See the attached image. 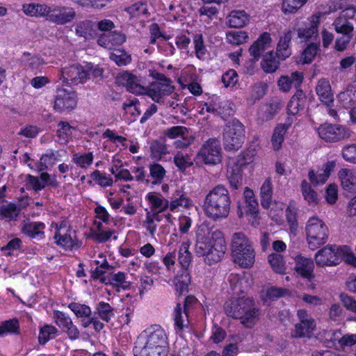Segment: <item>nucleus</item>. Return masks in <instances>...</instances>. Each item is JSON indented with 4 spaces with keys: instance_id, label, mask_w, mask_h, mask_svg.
<instances>
[{
    "instance_id": "f257e3e1",
    "label": "nucleus",
    "mask_w": 356,
    "mask_h": 356,
    "mask_svg": "<svg viewBox=\"0 0 356 356\" xmlns=\"http://www.w3.org/2000/svg\"><path fill=\"white\" fill-rule=\"evenodd\" d=\"M226 243L221 231L200 225L196 232L195 251L197 256L204 257L209 265L217 263L225 252Z\"/></svg>"
},
{
    "instance_id": "f03ea898",
    "label": "nucleus",
    "mask_w": 356,
    "mask_h": 356,
    "mask_svg": "<svg viewBox=\"0 0 356 356\" xmlns=\"http://www.w3.org/2000/svg\"><path fill=\"white\" fill-rule=\"evenodd\" d=\"M224 309L226 314L240 320L246 328H252L259 321L261 311L254 300L248 297L234 298L225 302Z\"/></svg>"
},
{
    "instance_id": "7ed1b4c3",
    "label": "nucleus",
    "mask_w": 356,
    "mask_h": 356,
    "mask_svg": "<svg viewBox=\"0 0 356 356\" xmlns=\"http://www.w3.org/2000/svg\"><path fill=\"white\" fill-rule=\"evenodd\" d=\"M231 202L227 188L218 184L206 195L204 210L207 216L213 220L225 218L229 213Z\"/></svg>"
},
{
    "instance_id": "20e7f679",
    "label": "nucleus",
    "mask_w": 356,
    "mask_h": 356,
    "mask_svg": "<svg viewBox=\"0 0 356 356\" xmlns=\"http://www.w3.org/2000/svg\"><path fill=\"white\" fill-rule=\"evenodd\" d=\"M134 350L168 355V343L165 330L158 325L151 326L138 337Z\"/></svg>"
},
{
    "instance_id": "39448f33",
    "label": "nucleus",
    "mask_w": 356,
    "mask_h": 356,
    "mask_svg": "<svg viewBox=\"0 0 356 356\" xmlns=\"http://www.w3.org/2000/svg\"><path fill=\"white\" fill-rule=\"evenodd\" d=\"M307 241L311 250H316L325 244L328 237V228L320 218L314 216L309 219L306 226Z\"/></svg>"
},
{
    "instance_id": "423d86ee",
    "label": "nucleus",
    "mask_w": 356,
    "mask_h": 356,
    "mask_svg": "<svg viewBox=\"0 0 356 356\" xmlns=\"http://www.w3.org/2000/svg\"><path fill=\"white\" fill-rule=\"evenodd\" d=\"M245 140V129L241 122L234 120L228 122L224 129L223 143L225 149L238 150Z\"/></svg>"
},
{
    "instance_id": "0eeeda50",
    "label": "nucleus",
    "mask_w": 356,
    "mask_h": 356,
    "mask_svg": "<svg viewBox=\"0 0 356 356\" xmlns=\"http://www.w3.org/2000/svg\"><path fill=\"white\" fill-rule=\"evenodd\" d=\"M348 247L327 245L319 250L315 254V261L318 266H335L341 261V253H346Z\"/></svg>"
},
{
    "instance_id": "6e6552de",
    "label": "nucleus",
    "mask_w": 356,
    "mask_h": 356,
    "mask_svg": "<svg viewBox=\"0 0 356 356\" xmlns=\"http://www.w3.org/2000/svg\"><path fill=\"white\" fill-rule=\"evenodd\" d=\"M319 137L327 143H337L349 139L352 131L339 124L324 123L318 128Z\"/></svg>"
},
{
    "instance_id": "1a4fd4ad",
    "label": "nucleus",
    "mask_w": 356,
    "mask_h": 356,
    "mask_svg": "<svg viewBox=\"0 0 356 356\" xmlns=\"http://www.w3.org/2000/svg\"><path fill=\"white\" fill-rule=\"evenodd\" d=\"M76 16L73 8L52 5L48 6L44 18L46 20L56 25H65L71 23Z\"/></svg>"
},
{
    "instance_id": "9d476101",
    "label": "nucleus",
    "mask_w": 356,
    "mask_h": 356,
    "mask_svg": "<svg viewBox=\"0 0 356 356\" xmlns=\"http://www.w3.org/2000/svg\"><path fill=\"white\" fill-rule=\"evenodd\" d=\"M197 157L205 164L216 165L220 163L222 149L219 140L216 138H209L205 141L200 149Z\"/></svg>"
},
{
    "instance_id": "9b49d317",
    "label": "nucleus",
    "mask_w": 356,
    "mask_h": 356,
    "mask_svg": "<svg viewBox=\"0 0 356 356\" xmlns=\"http://www.w3.org/2000/svg\"><path fill=\"white\" fill-rule=\"evenodd\" d=\"M77 104V95L75 91L65 88H58L54 99V108L60 112H69Z\"/></svg>"
},
{
    "instance_id": "f8f14e48",
    "label": "nucleus",
    "mask_w": 356,
    "mask_h": 356,
    "mask_svg": "<svg viewBox=\"0 0 356 356\" xmlns=\"http://www.w3.org/2000/svg\"><path fill=\"white\" fill-rule=\"evenodd\" d=\"M297 316L299 322L296 323L292 336L300 338L309 337L316 327L315 320L305 309L298 310Z\"/></svg>"
},
{
    "instance_id": "ddd939ff",
    "label": "nucleus",
    "mask_w": 356,
    "mask_h": 356,
    "mask_svg": "<svg viewBox=\"0 0 356 356\" xmlns=\"http://www.w3.org/2000/svg\"><path fill=\"white\" fill-rule=\"evenodd\" d=\"M145 95L150 97L154 102L163 104L166 97L172 94L175 86L172 84L161 83L160 82H152L146 88Z\"/></svg>"
},
{
    "instance_id": "4468645a",
    "label": "nucleus",
    "mask_w": 356,
    "mask_h": 356,
    "mask_svg": "<svg viewBox=\"0 0 356 356\" xmlns=\"http://www.w3.org/2000/svg\"><path fill=\"white\" fill-rule=\"evenodd\" d=\"M89 72L80 65H72L62 70L64 81L72 85L86 82L89 78Z\"/></svg>"
},
{
    "instance_id": "2eb2a0df",
    "label": "nucleus",
    "mask_w": 356,
    "mask_h": 356,
    "mask_svg": "<svg viewBox=\"0 0 356 356\" xmlns=\"http://www.w3.org/2000/svg\"><path fill=\"white\" fill-rule=\"evenodd\" d=\"M295 272L304 279L312 281L314 278V264L312 259L298 255L294 259Z\"/></svg>"
},
{
    "instance_id": "dca6fc26",
    "label": "nucleus",
    "mask_w": 356,
    "mask_h": 356,
    "mask_svg": "<svg viewBox=\"0 0 356 356\" xmlns=\"http://www.w3.org/2000/svg\"><path fill=\"white\" fill-rule=\"evenodd\" d=\"M117 81L125 86L128 91L136 95H145L147 91V87L143 86L136 76L127 72L120 74L117 77Z\"/></svg>"
},
{
    "instance_id": "f3484780",
    "label": "nucleus",
    "mask_w": 356,
    "mask_h": 356,
    "mask_svg": "<svg viewBox=\"0 0 356 356\" xmlns=\"http://www.w3.org/2000/svg\"><path fill=\"white\" fill-rule=\"evenodd\" d=\"M243 195L247 207L245 213L252 219V221L251 222L252 225L256 226L259 224L257 220V216L259 211L258 202L255 197L253 191L248 187L245 188Z\"/></svg>"
},
{
    "instance_id": "a211bd4d",
    "label": "nucleus",
    "mask_w": 356,
    "mask_h": 356,
    "mask_svg": "<svg viewBox=\"0 0 356 356\" xmlns=\"http://www.w3.org/2000/svg\"><path fill=\"white\" fill-rule=\"evenodd\" d=\"M74 31L78 37L83 38L85 41L90 40L97 35L96 22L88 19L79 21L76 24Z\"/></svg>"
},
{
    "instance_id": "6ab92c4d",
    "label": "nucleus",
    "mask_w": 356,
    "mask_h": 356,
    "mask_svg": "<svg viewBox=\"0 0 356 356\" xmlns=\"http://www.w3.org/2000/svg\"><path fill=\"white\" fill-rule=\"evenodd\" d=\"M126 40V36L120 32L113 31L102 34L97 39V43L101 47L112 49L120 46Z\"/></svg>"
},
{
    "instance_id": "aec40b11",
    "label": "nucleus",
    "mask_w": 356,
    "mask_h": 356,
    "mask_svg": "<svg viewBox=\"0 0 356 356\" xmlns=\"http://www.w3.org/2000/svg\"><path fill=\"white\" fill-rule=\"evenodd\" d=\"M272 39L270 33L265 32L250 46L249 52L250 56L258 60L261 54L270 45Z\"/></svg>"
},
{
    "instance_id": "412c9836",
    "label": "nucleus",
    "mask_w": 356,
    "mask_h": 356,
    "mask_svg": "<svg viewBox=\"0 0 356 356\" xmlns=\"http://www.w3.org/2000/svg\"><path fill=\"white\" fill-rule=\"evenodd\" d=\"M303 74L300 72H294L291 75L282 76L277 81L280 89L288 92L292 87L298 88L302 82Z\"/></svg>"
},
{
    "instance_id": "4be33fe9",
    "label": "nucleus",
    "mask_w": 356,
    "mask_h": 356,
    "mask_svg": "<svg viewBox=\"0 0 356 356\" xmlns=\"http://www.w3.org/2000/svg\"><path fill=\"white\" fill-rule=\"evenodd\" d=\"M232 254L253 250L252 242L243 232H236L232 236Z\"/></svg>"
},
{
    "instance_id": "5701e85b",
    "label": "nucleus",
    "mask_w": 356,
    "mask_h": 356,
    "mask_svg": "<svg viewBox=\"0 0 356 356\" xmlns=\"http://www.w3.org/2000/svg\"><path fill=\"white\" fill-rule=\"evenodd\" d=\"M319 22L320 15H312L309 18V23L307 26L298 29L297 32L298 38L304 40H307L312 37H316L318 35Z\"/></svg>"
},
{
    "instance_id": "b1692460",
    "label": "nucleus",
    "mask_w": 356,
    "mask_h": 356,
    "mask_svg": "<svg viewBox=\"0 0 356 356\" xmlns=\"http://www.w3.org/2000/svg\"><path fill=\"white\" fill-rule=\"evenodd\" d=\"M316 92L321 102L329 106L332 103L334 95L331 90V86L326 79H321L316 86Z\"/></svg>"
},
{
    "instance_id": "393cba45",
    "label": "nucleus",
    "mask_w": 356,
    "mask_h": 356,
    "mask_svg": "<svg viewBox=\"0 0 356 356\" xmlns=\"http://www.w3.org/2000/svg\"><path fill=\"white\" fill-rule=\"evenodd\" d=\"M341 186L348 192L356 191V172L347 168H342L338 172Z\"/></svg>"
},
{
    "instance_id": "a878e982",
    "label": "nucleus",
    "mask_w": 356,
    "mask_h": 356,
    "mask_svg": "<svg viewBox=\"0 0 356 356\" xmlns=\"http://www.w3.org/2000/svg\"><path fill=\"white\" fill-rule=\"evenodd\" d=\"M227 281L233 291H243L250 286L249 277L244 272L229 274Z\"/></svg>"
},
{
    "instance_id": "bb28decb",
    "label": "nucleus",
    "mask_w": 356,
    "mask_h": 356,
    "mask_svg": "<svg viewBox=\"0 0 356 356\" xmlns=\"http://www.w3.org/2000/svg\"><path fill=\"white\" fill-rule=\"evenodd\" d=\"M146 198L149 203L150 209L155 211L154 213H158V215L164 212L167 209H170L169 201L160 195L149 193Z\"/></svg>"
},
{
    "instance_id": "cd10ccee",
    "label": "nucleus",
    "mask_w": 356,
    "mask_h": 356,
    "mask_svg": "<svg viewBox=\"0 0 356 356\" xmlns=\"http://www.w3.org/2000/svg\"><path fill=\"white\" fill-rule=\"evenodd\" d=\"M291 40V31H288L281 36L277 44L276 56L280 60H285L291 54L289 44Z\"/></svg>"
},
{
    "instance_id": "c85d7f7f",
    "label": "nucleus",
    "mask_w": 356,
    "mask_h": 356,
    "mask_svg": "<svg viewBox=\"0 0 356 356\" xmlns=\"http://www.w3.org/2000/svg\"><path fill=\"white\" fill-rule=\"evenodd\" d=\"M169 206L170 211H174L179 207L189 208L193 206V202L184 191L177 190L173 193L171 201L169 202Z\"/></svg>"
},
{
    "instance_id": "c756f323",
    "label": "nucleus",
    "mask_w": 356,
    "mask_h": 356,
    "mask_svg": "<svg viewBox=\"0 0 356 356\" xmlns=\"http://www.w3.org/2000/svg\"><path fill=\"white\" fill-rule=\"evenodd\" d=\"M273 183L270 177L266 178L260 188L261 204L264 209H268L273 201Z\"/></svg>"
},
{
    "instance_id": "7c9ffc66",
    "label": "nucleus",
    "mask_w": 356,
    "mask_h": 356,
    "mask_svg": "<svg viewBox=\"0 0 356 356\" xmlns=\"http://www.w3.org/2000/svg\"><path fill=\"white\" fill-rule=\"evenodd\" d=\"M232 254L234 262L241 267L249 268L252 266L254 263L255 253L254 249L248 251L245 250L242 252H238Z\"/></svg>"
},
{
    "instance_id": "2f4dec72",
    "label": "nucleus",
    "mask_w": 356,
    "mask_h": 356,
    "mask_svg": "<svg viewBox=\"0 0 356 356\" xmlns=\"http://www.w3.org/2000/svg\"><path fill=\"white\" fill-rule=\"evenodd\" d=\"M245 163L246 161H243L239 165L234 164L227 170L228 180L233 189H238L242 184L241 166Z\"/></svg>"
},
{
    "instance_id": "473e14b6",
    "label": "nucleus",
    "mask_w": 356,
    "mask_h": 356,
    "mask_svg": "<svg viewBox=\"0 0 356 356\" xmlns=\"http://www.w3.org/2000/svg\"><path fill=\"white\" fill-rule=\"evenodd\" d=\"M75 128L67 121H60L58 123L56 136L58 142L60 144H67L72 138V135L75 131Z\"/></svg>"
},
{
    "instance_id": "72a5a7b5",
    "label": "nucleus",
    "mask_w": 356,
    "mask_h": 356,
    "mask_svg": "<svg viewBox=\"0 0 356 356\" xmlns=\"http://www.w3.org/2000/svg\"><path fill=\"white\" fill-rule=\"evenodd\" d=\"M54 239L58 245L65 249L78 248L81 245L80 241L74 240L71 235L66 232L63 233H61L60 231L56 232L54 234Z\"/></svg>"
},
{
    "instance_id": "f704fd0d",
    "label": "nucleus",
    "mask_w": 356,
    "mask_h": 356,
    "mask_svg": "<svg viewBox=\"0 0 356 356\" xmlns=\"http://www.w3.org/2000/svg\"><path fill=\"white\" fill-rule=\"evenodd\" d=\"M45 225L43 222H32L24 225L22 230L24 234L31 238H40L44 236Z\"/></svg>"
},
{
    "instance_id": "c9c22d12",
    "label": "nucleus",
    "mask_w": 356,
    "mask_h": 356,
    "mask_svg": "<svg viewBox=\"0 0 356 356\" xmlns=\"http://www.w3.org/2000/svg\"><path fill=\"white\" fill-rule=\"evenodd\" d=\"M248 21V15L244 10H232L228 16V24L231 27H243Z\"/></svg>"
},
{
    "instance_id": "e433bc0d",
    "label": "nucleus",
    "mask_w": 356,
    "mask_h": 356,
    "mask_svg": "<svg viewBox=\"0 0 356 356\" xmlns=\"http://www.w3.org/2000/svg\"><path fill=\"white\" fill-rule=\"evenodd\" d=\"M300 187L302 195L307 204L312 207L317 205L318 203V195L311 185L306 180H303Z\"/></svg>"
},
{
    "instance_id": "4c0bfd02",
    "label": "nucleus",
    "mask_w": 356,
    "mask_h": 356,
    "mask_svg": "<svg viewBox=\"0 0 356 356\" xmlns=\"http://www.w3.org/2000/svg\"><path fill=\"white\" fill-rule=\"evenodd\" d=\"M149 168V175L152 179V181L150 180V184L153 185L161 184L166 174V171L164 168L156 163H151Z\"/></svg>"
},
{
    "instance_id": "58836bf2",
    "label": "nucleus",
    "mask_w": 356,
    "mask_h": 356,
    "mask_svg": "<svg viewBox=\"0 0 356 356\" xmlns=\"http://www.w3.org/2000/svg\"><path fill=\"white\" fill-rule=\"evenodd\" d=\"M261 65L265 72L272 73L278 69L280 62L276 59L273 52L270 51L264 56Z\"/></svg>"
},
{
    "instance_id": "ea45409f",
    "label": "nucleus",
    "mask_w": 356,
    "mask_h": 356,
    "mask_svg": "<svg viewBox=\"0 0 356 356\" xmlns=\"http://www.w3.org/2000/svg\"><path fill=\"white\" fill-rule=\"evenodd\" d=\"M289 127V125L286 124H281L275 127L271 140L274 149L278 150L281 148L284 141V136Z\"/></svg>"
},
{
    "instance_id": "a19ab883",
    "label": "nucleus",
    "mask_w": 356,
    "mask_h": 356,
    "mask_svg": "<svg viewBox=\"0 0 356 356\" xmlns=\"http://www.w3.org/2000/svg\"><path fill=\"white\" fill-rule=\"evenodd\" d=\"M47 8V4L29 3L24 4L22 10L27 15L44 18Z\"/></svg>"
},
{
    "instance_id": "79ce46f5",
    "label": "nucleus",
    "mask_w": 356,
    "mask_h": 356,
    "mask_svg": "<svg viewBox=\"0 0 356 356\" xmlns=\"http://www.w3.org/2000/svg\"><path fill=\"white\" fill-rule=\"evenodd\" d=\"M334 31L337 33L341 34H353V25L349 22L348 19L339 16L335 19L332 24Z\"/></svg>"
},
{
    "instance_id": "37998d69",
    "label": "nucleus",
    "mask_w": 356,
    "mask_h": 356,
    "mask_svg": "<svg viewBox=\"0 0 356 356\" xmlns=\"http://www.w3.org/2000/svg\"><path fill=\"white\" fill-rule=\"evenodd\" d=\"M174 321L177 329L179 331L184 330L188 324L187 311L182 309L180 304H177L175 309Z\"/></svg>"
},
{
    "instance_id": "c03bdc74",
    "label": "nucleus",
    "mask_w": 356,
    "mask_h": 356,
    "mask_svg": "<svg viewBox=\"0 0 356 356\" xmlns=\"http://www.w3.org/2000/svg\"><path fill=\"white\" fill-rule=\"evenodd\" d=\"M174 282L176 290L179 293V294L186 291L188 286L191 282L189 273L186 270L181 271L176 276Z\"/></svg>"
},
{
    "instance_id": "a18cd8bd",
    "label": "nucleus",
    "mask_w": 356,
    "mask_h": 356,
    "mask_svg": "<svg viewBox=\"0 0 356 356\" xmlns=\"http://www.w3.org/2000/svg\"><path fill=\"white\" fill-rule=\"evenodd\" d=\"M19 331V321L16 318L3 321L0 325V337L8 334H18Z\"/></svg>"
},
{
    "instance_id": "49530a36",
    "label": "nucleus",
    "mask_w": 356,
    "mask_h": 356,
    "mask_svg": "<svg viewBox=\"0 0 356 356\" xmlns=\"http://www.w3.org/2000/svg\"><path fill=\"white\" fill-rule=\"evenodd\" d=\"M174 163L180 170H185L193 165V162L189 154L178 152L174 157Z\"/></svg>"
},
{
    "instance_id": "de8ad7c7",
    "label": "nucleus",
    "mask_w": 356,
    "mask_h": 356,
    "mask_svg": "<svg viewBox=\"0 0 356 356\" xmlns=\"http://www.w3.org/2000/svg\"><path fill=\"white\" fill-rule=\"evenodd\" d=\"M125 11L127 12L131 17H139L148 13V8L146 2L138 1L127 7Z\"/></svg>"
},
{
    "instance_id": "09e8293b",
    "label": "nucleus",
    "mask_w": 356,
    "mask_h": 356,
    "mask_svg": "<svg viewBox=\"0 0 356 356\" xmlns=\"http://www.w3.org/2000/svg\"><path fill=\"white\" fill-rule=\"evenodd\" d=\"M268 262L275 272L280 274L285 273L286 266L282 255L276 253L270 254L268 256Z\"/></svg>"
},
{
    "instance_id": "8fccbe9b",
    "label": "nucleus",
    "mask_w": 356,
    "mask_h": 356,
    "mask_svg": "<svg viewBox=\"0 0 356 356\" xmlns=\"http://www.w3.org/2000/svg\"><path fill=\"white\" fill-rule=\"evenodd\" d=\"M151 156L155 159H161L168 154L167 145L159 140H154L150 145Z\"/></svg>"
},
{
    "instance_id": "3c124183",
    "label": "nucleus",
    "mask_w": 356,
    "mask_h": 356,
    "mask_svg": "<svg viewBox=\"0 0 356 356\" xmlns=\"http://www.w3.org/2000/svg\"><path fill=\"white\" fill-rule=\"evenodd\" d=\"M22 60L31 70H38L46 63L42 57L38 55L31 56L28 52L24 53Z\"/></svg>"
},
{
    "instance_id": "603ef678",
    "label": "nucleus",
    "mask_w": 356,
    "mask_h": 356,
    "mask_svg": "<svg viewBox=\"0 0 356 356\" xmlns=\"http://www.w3.org/2000/svg\"><path fill=\"white\" fill-rule=\"evenodd\" d=\"M107 282L108 284L120 286L124 289L130 286V283L126 280V275L122 272L110 274Z\"/></svg>"
},
{
    "instance_id": "864d4df0",
    "label": "nucleus",
    "mask_w": 356,
    "mask_h": 356,
    "mask_svg": "<svg viewBox=\"0 0 356 356\" xmlns=\"http://www.w3.org/2000/svg\"><path fill=\"white\" fill-rule=\"evenodd\" d=\"M202 112L206 111L208 113H211L216 115H223L226 114V109L222 103L218 101H212L209 103H205L202 109Z\"/></svg>"
},
{
    "instance_id": "5fc2aeb1",
    "label": "nucleus",
    "mask_w": 356,
    "mask_h": 356,
    "mask_svg": "<svg viewBox=\"0 0 356 356\" xmlns=\"http://www.w3.org/2000/svg\"><path fill=\"white\" fill-rule=\"evenodd\" d=\"M248 34L243 31H232L227 33V42L235 45H240L247 41Z\"/></svg>"
},
{
    "instance_id": "6e6d98bb",
    "label": "nucleus",
    "mask_w": 356,
    "mask_h": 356,
    "mask_svg": "<svg viewBox=\"0 0 356 356\" xmlns=\"http://www.w3.org/2000/svg\"><path fill=\"white\" fill-rule=\"evenodd\" d=\"M189 246L188 241L183 242L179 250L178 260L183 267L188 266L191 261V254L188 250Z\"/></svg>"
},
{
    "instance_id": "4d7b16f0",
    "label": "nucleus",
    "mask_w": 356,
    "mask_h": 356,
    "mask_svg": "<svg viewBox=\"0 0 356 356\" xmlns=\"http://www.w3.org/2000/svg\"><path fill=\"white\" fill-rule=\"evenodd\" d=\"M57 329L53 325H46L40 329L38 340L40 344L46 343L55 337Z\"/></svg>"
},
{
    "instance_id": "13d9d810",
    "label": "nucleus",
    "mask_w": 356,
    "mask_h": 356,
    "mask_svg": "<svg viewBox=\"0 0 356 356\" xmlns=\"http://www.w3.org/2000/svg\"><path fill=\"white\" fill-rule=\"evenodd\" d=\"M97 311L99 317L106 322H108L114 314L111 306L104 302H100L97 305Z\"/></svg>"
},
{
    "instance_id": "bf43d9fd",
    "label": "nucleus",
    "mask_w": 356,
    "mask_h": 356,
    "mask_svg": "<svg viewBox=\"0 0 356 356\" xmlns=\"http://www.w3.org/2000/svg\"><path fill=\"white\" fill-rule=\"evenodd\" d=\"M306 2L307 0H284L282 9L284 13H295Z\"/></svg>"
},
{
    "instance_id": "052dcab7",
    "label": "nucleus",
    "mask_w": 356,
    "mask_h": 356,
    "mask_svg": "<svg viewBox=\"0 0 356 356\" xmlns=\"http://www.w3.org/2000/svg\"><path fill=\"white\" fill-rule=\"evenodd\" d=\"M189 133L188 129L183 126H174L170 128L166 129L163 134L170 138L175 139L187 135Z\"/></svg>"
},
{
    "instance_id": "680f3d73",
    "label": "nucleus",
    "mask_w": 356,
    "mask_h": 356,
    "mask_svg": "<svg viewBox=\"0 0 356 356\" xmlns=\"http://www.w3.org/2000/svg\"><path fill=\"white\" fill-rule=\"evenodd\" d=\"M92 179L102 187L111 186L113 185V179L106 175L105 173H102L99 170H95L91 174Z\"/></svg>"
},
{
    "instance_id": "e2e57ef3",
    "label": "nucleus",
    "mask_w": 356,
    "mask_h": 356,
    "mask_svg": "<svg viewBox=\"0 0 356 356\" xmlns=\"http://www.w3.org/2000/svg\"><path fill=\"white\" fill-rule=\"evenodd\" d=\"M69 308L77 317L80 318L89 317L92 313L91 309L88 306L76 302L70 304Z\"/></svg>"
},
{
    "instance_id": "0e129e2a",
    "label": "nucleus",
    "mask_w": 356,
    "mask_h": 356,
    "mask_svg": "<svg viewBox=\"0 0 356 356\" xmlns=\"http://www.w3.org/2000/svg\"><path fill=\"white\" fill-rule=\"evenodd\" d=\"M341 156L346 161L356 163V144L345 145L342 148Z\"/></svg>"
},
{
    "instance_id": "69168bd1",
    "label": "nucleus",
    "mask_w": 356,
    "mask_h": 356,
    "mask_svg": "<svg viewBox=\"0 0 356 356\" xmlns=\"http://www.w3.org/2000/svg\"><path fill=\"white\" fill-rule=\"evenodd\" d=\"M18 215L15 204L10 203L0 207V216L9 220L15 219Z\"/></svg>"
},
{
    "instance_id": "338daca9",
    "label": "nucleus",
    "mask_w": 356,
    "mask_h": 356,
    "mask_svg": "<svg viewBox=\"0 0 356 356\" xmlns=\"http://www.w3.org/2000/svg\"><path fill=\"white\" fill-rule=\"evenodd\" d=\"M72 161L81 168H86L92 163L93 155L92 152L85 154H75L73 156Z\"/></svg>"
},
{
    "instance_id": "774afa93",
    "label": "nucleus",
    "mask_w": 356,
    "mask_h": 356,
    "mask_svg": "<svg viewBox=\"0 0 356 356\" xmlns=\"http://www.w3.org/2000/svg\"><path fill=\"white\" fill-rule=\"evenodd\" d=\"M110 58L118 65H125L131 62V56L124 51L118 49L110 55Z\"/></svg>"
}]
</instances>
